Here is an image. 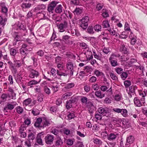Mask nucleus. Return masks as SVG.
Instances as JSON below:
<instances>
[{"instance_id":"obj_58","label":"nucleus","mask_w":147,"mask_h":147,"mask_svg":"<svg viewBox=\"0 0 147 147\" xmlns=\"http://www.w3.org/2000/svg\"><path fill=\"white\" fill-rule=\"evenodd\" d=\"M116 72L118 74L122 73L123 72V69L119 67H117L115 69Z\"/></svg>"},{"instance_id":"obj_24","label":"nucleus","mask_w":147,"mask_h":147,"mask_svg":"<svg viewBox=\"0 0 147 147\" xmlns=\"http://www.w3.org/2000/svg\"><path fill=\"white\" fill-rule=\"evenodd\" d=\"M67 30L68 33H70L73 35H74L76 30L74 29V27L70 24Z\"/></svg>"},{"instance_id":"obj_61","label":"nucleus","mask_w":147,"mask_h":147,"mask_svg":"<svg viewBox=\"0 0 147 147\" xmlns=\"http://www.w3.org/2000/svg\"><path fill=\"white\" fill-rule=\"evenodd\" d=\"M32 113L34 115H36L39 114V111L37 109H34Z\"/></svg>"},{"instance_id":"obj_52","label":"nucleus","mask_w":147,"mask_h":147,"mask_svg":"<svg viewBox=\"0 0 147 147\" xmlns=\"http://www.w3.org/2000/svg\"><path fill=\"white\" fill-rule=\"evenodd\" d=\"M109 74L113 80H116L117 79V77L114 74L112 73H110Z\"/></svg>"},{"instance_id":"obj_25","label":"nucleus","mask_w":147,"mask_h":147,"mask_svg":"<svg viewBox=\"0 0 147 147\" xmlns=\"http://www.w3.org/2000/svg\"><path fill=\"white\" fill-rule=\"evenodd\" d=\"M63 7L61 5H59L57 6L55 9L56 13H60L63 12Z\"/></svg>"},{"instance_id":"obj_26","label":"nucleus","mask_w":147,"mask_h":147,"mask_svg":"<svg viewBox=\"0 0 147 147\" xmlns=\"http://www.w3.org/2000/svg\"><path fill=\"white\" fill-rule=\"evenodd\" d=\"M31 50L30 49L29 50L28 49H20V52L21 54L24 56H25L24 57V58L25 56L27 55V54L29 53V51H30Z\"/></svg>"},{"instance_id":"obj_12","label":"nucleus","mask_w":147,"mask_h":147,"mask_svg":"<svg viewBox=\"0 0 147 147\" xmlns=\"http://www.w3.org/2000/svg\"><path fill=\"white\" fill-rule=\"evenodd\" d=\"M58 3V2L56 1H52L48 5V10L49 11V12L52 11Z\"/></svg>"},{"instance_id":"obj_56","label":"nucleus","mask_w":147,"mask_h":147,"mask_svg":"<svg viewBox=\"0 0 147 147\" xmlns=\"http://www.w3.org/2000/svg\"><path fill=\"white\" fill-rule=\"evenodd\" d=\"M137 88L136 86H132L129 87V90L132 93L134 92L135 90Z\"/></svg>"},{"instance_id":"obj_10","label":"nucleus","mask_w":147,"mask_h":147,"mask_svg":"<svg viewBox=\"0 0 147 147\" xmlns=\"http://www.w3.org/2000/svg\"><path fill=\"white\" fill-rule=\"evenodd\" d=\"M109 86H108L104 85L100 87V89L103 92L107 91V92L109 93L108 94L109 95H111L112 94V88L111 87V86L109 89L107 90L109 88Z\"/></svg>"},{"instance_id":"obj_62","label":"nucleus","mask_w":147,"mask_h":147,"mask_svg":"<svg viewBox=\"0 0 147 147\" xmlns=\"http://www.w3.org/2000/svg\"><path fill=\"white\" fill-rule=\"evenodd\" d=\"M57 75L60 76H67V74L66 73H63L59 71H57Z\"/></svg>"},{"instance_id":"obj_39","label":"nucleus","mask_w":147,"mask_h":147,"mask_svg":"<svg viewBox=\"0 0 147 147\" xmlns=\"http://www.w3.org/2000/svg\"><path fill=\"white\" fill-rule=\"evenodd\" d=\"M128 33L126 31L122 32L121 35H119V37L122 38H125L127 37Z\"/></svg>"},{"instance_id":"obj_42","label":"nucleus","mask_w":147,"mask_h":147,"mask_svg":"<svg viewBox=\"0 0 147 147\" xmlns=\"http://www.w3.org/2000/svg\"><path fill=\"white\" fill-rule=\"evenodd\" d=\"M74 83H68L65 85V88L66 90H68L74 87Z\"/></svg>"},{"instance_id":"obj_29","label":"nucleus","mask_w":147,"mask_h":147,"mask_svg":"<svg viewBox=\"0 0 147 147\" xmlns=\"http://www.w3.org/2000/svg\"><path fill=\"white\" fill-rule=\"evenodd\" d=\"M134 102L136 106L140 107L142 106V104L139 99L137 98H135L134 99Z\"/></svg>"},{"instance_id":"obj_33","label":"nucleus","mask_w":147,"mask_h":147,"mask_svg":"<svg viewBox=\"0 0 147 147\" xmlns=\"http://www.w3.org/2000/svg\"><path fill=\"white\" fill-rule=\"evenodd\" d=\"M120 113L124 117H126L128 116L127 111L126 109H121Z\"/></svg>"},{"instance_id":"obj_47","label":"nucleus","mask_w":147,"mask_h":147,"mask_svg":"<svg viewBox=\"0 0 147 147\" xmlns=\"http://www.w3.org/2000/svg\"><path fill=\"white\" fill-rule=\"evenodd\" d=\"M63 131V133L66 135H69L71 134L70 130L66 128H64Z\"/></svg>"},{"instance_id":"obj_30","label":"nucleus","mask_w":147,"mask_h":147,"mask_svg":"<svg viewBox=\"0 0 147 147\" xmlns=\"http://www.w3.org/2000/svg\"><path fill=\"white\" fill-rule=\"evenodd\" d=\"M72 93L71 92H67L65 93L62 95L61 98L63 99L66 100L69 96H71Z\"/></svg>"},{"instance_id":"obj_16","label":"nucleus","mask_w":147,"mask_h":147,"mask_svg":"<svg viewBox=\"0 0 147 147\" xmlns=\"http://www.w3.org/2000/svg\"><path fill=\"white\" fill-rule=\"evenodd\" d=\"M42 119L41 118H38L37 119L36 121L34 124V126L39 128H42Z\"/></svg>"},{"instance_id":"obj_2","label":"nucleus","mask_w":147,"mask_h":147,"mask_svg":"<svg viewBox=\"0 0 147 147\" xmlns=\"http://www.w3.org/2000/svg\"><path fill=\"white\" fill-rule=\"evenodd\" d=\"M66 67L67 69L69 71V74L72 76L73 75L74 65L73 63L71 61H67L66 63Z\"/></svg>"},{"instance_id":"obj_27","label":"nucleus","mask_w":147,"mask_h":147,"mask_svg":"<svg viewBox=\"0 0 147 147\" xmlns=\"http://www.w3.org/2000/svg\"><path fill=\"white\" fill-rule=\"evenodd\" d=\"M95 95L98 98H101L105 96V94L98 90L95 92Z\"/></svg>"},{"instance_id":"obj_63","label":"nucleus","mask_w":147,"mask_h":147,"mask_svg":"<svg viewBox=\"0 0 147 147\" xmlns=\"http://www.w3.org/2000/svg\"><path fill=\"white\" fill-rule=\"evenodd\" d=\"M82 10L79 8H76L74 11L75 13H76L77 15L80 14L82 13Z\"/></svg>"},{"instance_id":"obj_37","label":"nucleus","mask_w":147,"mask_h":147,"mask_svg":"<svg viewBox=\"0 0 147 147\" xmlns=\"http://www.w3.org/2000/svg\"><path fill=\"white\" fill-rule=\"evenodd\" d=\"M120 56V55L119 54H115V53H113L111 55L109 58V61L113 60V59H114L116 57H119Z\"/></svg>"},{"instance_id":"obj_6","label":"nucleus","mask_w":147,"mask_h":147,"mask_svg":"<svg viewBox=\"0 0 147 147\" xmlns=\"http://www.w3.org/2000/svg\"><path fill=\"white\" fill-rule=\"evenodd\" d=\"M134 140L135 139L133 136L130 135L128 136L126 138L125 147H129L130 144L134 142Z\"/></svg>"},{"instance_id":"obj_53","label":"nucleus","mask_w":147,"mask_h":147,"mask_svg":"<svg viewBox=\"0 0 147 147\" xmlns=\"http://www.w3.org/2000/svg\"><path fill=\"white\" fill-rule=\"evenodd\" d=\"M124 29L126 31H129L130 32L131 31L129 25L127 22H126L125 24Z\"/></svg>"},{"instance_id":"obj_35","label":"nucleus","mask_w":147,"mask_h":147,"mask_svg":"<svg viewBox=\"0 0 147 147\" xmlns=\"http://www.w3.org/2000/svg\"><path fill=\"white\" fill-rule=\"evenodd\" d=\"M46 8L45 5L43 4H41L40 5H38L37 7V8L39 10H40V11L38 13H40V12H42V10L44 9H45Z\"/></svg>"},{"instance_id":"obj_54","label":"nucleus","mask_w":147,"mask_h":147,"mask_svg":"<svg viewBox=\"0 0 147 147\" xmlns=\"http://www.w3.org/2000/svg\"><path fill=\"white\" fill-rule=\"evenodd\" d=\"M16 94L14 92L13 93H11L10 94H8L9 97L13 99H15L16 98Z\"/></svg>"},{"instance_id":"obj_57","label":"nucleus","mask_w":147,"mask_h":147,"mask_svg":"<svg viewBox=\"0 0 147 147\" xmlns=\"http://www.w3.org/2000/svg\"><path fill=\"white\" fill-rule=\"evenodd\" d=\"M127 73L126 72H123L121 75V78L123 80H125L127 78Z\"/></svg>"},{"instance_id":"obj_19","label":"nucleus","mask_w":147,"mask_h":147,"mask_svg":"<svg viewBox=\"0 0 147 147\" xmlns=\"http://www.w3.org/2000/svg\"><path fill=\"white\" fill-rule=\"evenodd\" d=\"M98 111L99 113L104 114L108 112V109L106 107H101L98 109Z\"/></svg>"},{"instance_id":"obj_41","label":"nucleus","mask_w":147,"mask_h":147,"mask_svg":"<svg viewBox=\"0 0 147 147\" xmlns=\"http://www.w3.org/2000/svg\"><path fill=\"white\" fill-rule=\"evenodd\" d=\"M31 100L30 98H28L25 100L23 102V105L26 106L29 104L31 102Z\"/></svg>"},{"instance_id":"obj_1","label":"nucleus","mask_w":147,"mask_h":147,"mask_svg":"<svg viewBox=\"0 0 147 147\" xmlns=\"http://www.w3.org/2000/svg\"><path fill=\"white\" fill-rule=\"evenodd\" d=\"M57 27L59 32H62L65 31L66 30H68L69 26L67 22L65 21L57 25Z\"/></svg>"},{"instance_id":"obj_31","label":"nucleus","mask_w":147,"mask_h":147,"mask_svg":"<svg viewBox=\"0 0 147 147\" xmlns=\"http://www.w3.org/2000/svg\"><path fill=\"white\" fill-rule=\"evenodd\" d=\"M41 80L40 79L38 81H37L34 80H32L29 82L28 83V86H32L34 85H35L39 83Z\"/></svg>"},{"instance_id":"obj_49","label":"nucleus","mask_w":147,"mask_h":147,"mask_svg":"<svg viewBox=\"0 0 147 147\" xmlns=\"http://www.w3.org/2000/svg\"><path fill=\"white\" fill-rule=\"evenodd\" d=\"M93 142L95 144L98 145L101 144L102 143L101 141L96 138L93 139Z\"/></svg>"},{"instance_id":"obj_21","label":"nucleus","mask_w":147,"mask_h":147,"mask_svg":"<svg viewBox=\"0 0 147 147\" xmlns=\"http://www.w3.org/2000/svg\"><path fill=\"white\" fill-rule=\"evenodd\" d=\"M42 137H43V134L42 132L38 134L36 138L37 142L40 145H42V141L41 139Z\"/></svg>"},{"instance_id":"obj_20","label":"nucleus","mask_w":147,"mask_h":147,"mask_svg":"<svg viewBox=\"0 0 147 147\" xmlns=\"http://www.w3.org/2000/svg\"><path fill=\"white\" fill-rule=\"evenodd\" d=\"M42 128H44L50 124L51 123L49 121L47 120L45 118H43L42 119Z\"/></svg>"},{"instance_id":"obj_45","label":"nucleus","mask_w":147,"mask_h":147,"mask_svg":"<svg viewBox=\"0 0 147 147\" xmlns=\"http://www.w3.org/2000/svg\"><path fill=\"white\" fill-rule=\"evenodd\" d=\"M108 135L107 132L105 131L102 132L101 134V137L104 139L107 138L108 139Z\"/></svg>"},{"instance_id":"obj_40","label":"nucleus","mask_w":147,"mask_h":147,"mask_svg":"<svg viewBox=\"0 0 147 147\" xmlns=\"http://www.w3.org/2000/svg\"><path fill=\"white\" fill-rule=\"evenodd\" d=\"M94 73L97 77H99L101 76L104 75V74L99 70H95L94 71Z\"/></svg>"},{"instance_id":"obj_32","label":"nucleus","mask_w":147,"mask_h":147,"mask_svg":"<svg viewBox=\"0 0 147 147\" xmlns=\"http://www.w3.org/2000/svg\"><path fill=\"white\" fill-rule=\"evenodd\" d=\"M18 50L13 48L10 49V53L11 55L15 56L18 52Z\"/></svg>"},{"instance_id":"obj_14","label":"nucleus","mask_w":147,"mask_h":147,"mask_svg":"<svg viewBox=\"0 0 147 147\" xmlns=\"http://www.w3.org/2000/svg\"><path fill=\"white\" fill-rule=\"evenodd\" d=\"M39 75V74L38 71L34 69H32L30 71L29 77L32 78H34L37 77Z\"/></svg>"},{"instance_id":"obj_22","label":"nucleus","mask_w":147,"mask_h":147,"mask_svg":"<svg viewBox=\"0 0 147 147\" xmlns=\"http://www.w3.org/2000/svg\"><path fill=\"white\" fill-rule=\"evenodd\" d=\"M70 37L67 35H64L62 37V38L64 40H66L65 43L68 45H71L72 44V41L71 40H68Z\"/></svg>"},{"instance_id":"obj_55","label":"nucleus","mask_w":147,"mask_h":147,"mask_svg":"<svg viewBox=\"0 0 147 147\" xmlns=\"http://www.w3.org/2000/svg\"><path fill=\"white\" fill-rule=\"evenodd\" d=\"M28 137L29 140H33L35 138V135L33 133H31L28 135Z\"/></svg>"},{"instance_id":"obj_3","label":"nucleus","mask_w":147,"mask_h":147,"mask_svg":"<svg viewBox=\"0 0 147 147\" xmlns=\"http://www.w3.org/2000/svg\"><path fill=\"white\" fill-rule=\"evenodd\" d=\"M14 26H17V29H19L23 32V33L22 34V36H25L27 31L26 29V26H24L22 23L19 22L18 25H15Z\"/></svg>"},{"instance_id":"obj_50","label":"nucleus","mask_w":147,"mask_h":147,"mask_svg":"<svg viewBox=\"0 0 147 147\" xmlns=\"http://www.w3.org/2000/svg\"><path fill=\"white\" fill-rule=\"evenodd\" d=\"M16 109L17 112L19 114L22 113L24 111L22 108L20 106H18L16 107Z\"/></svg>"},{"instance_id":"obj_15","label":"nucleus","mask_w":147,"mask_h":147,"mask_svg":"<svg viewBox=\"0 0 147 147\" xmlns=\"http://www.w3.org/2000/svg\"><path fill=\"white\" fill-rule=\"evenodd\" d=\"M76 99L74 97H71V99L66 102V107L67 109H69L72 107V103H74Z\"/></svg>"},{"instance_id":"obj_7","label":"nucleus","mask_w":147,"mask_h":147,"mask_svg":"<svg viewBox=\"0 0 147 147\" xmlns=\"http://www.w3.org/2000/svg\"><path fill=\"white\" fill-rule=\"evenodd\" d=\"M54 137L53 135L48 134L45 138L46 143L48 144H51L53 143Z\"/></svg>"},{"instance_id":"obj_9","label":"nucleus","mask_w":147,"mask_h":147,"mask_svg":"<svg viewBox=\"0 0 147 147\" xmlns=\"http://www.w3.org/2000/svg\"><path fill=\"white\" fill-rule=\"evenodd\" d=\"M136 64H139L137 62V60L135 59L131 58L129 62L127 63L126 65L128 67H131L133 66H136Z\"/></svg>"},{"instance_id":"obj_5","label":"nucleus","mask_w":147,"mask_h":147,"mask_svg":"<svg viewBox=\"0 0 147 147\" xmlns=\"http://www.w3.org/2000/svg\"><path fill=\"white\" fill-rule=\"evenodd\" d=\"M86 106L88 110L90 113H92L95 110L96 108L94 105L91 102H88L86 103Z\"/></svg>"},{"instance_id":"obj_59","label":"nucleus","mask_w":147,"mask_h":147,"mask_svg":"<svg viewBox=\"0 0 147 147\" xmlns=\"http://www.w3.org/2000/svg\"><path fill=\"white\" fill-rule=\"evenodd\" d=\"M112 66L115 67L118 65L117 61L116 60H112L109 61Z\"/></svg>"},{"instance_id":"obj_46","label":"nucleus","mask_w":147,"mask_h":147,"mask_svg":"<svg viewBox=\"0 0 147 147\" xmlns=\"http://www.w3.org/2000/svg\"><path fill=\"white\" fill-rule=\"evenodd\" d=\"M51 132L55 135L57 136L59 134V131L58 129L55 128H52L51 129Z\"/></svg>"},{"instance_id":"obj_38","label":"nucleus","mask_w":147,"mask_h":147,"mask_svg":"<svg viewBox=\"0 0 147 147\" xmlns=\"http://www.w3.org/2000/svg\"><path fill=\"white\" fill-rule=\"evenodd\" d=\"M7 21V18H5L3 19L1 16H0V24L1 25L3 26H4L5 24V22Z\"/></svg>"},{"instance_id":"obj_11","label":"nucleus","mask_w":147,"mask_h":147,"mask_svg":"<svg viewBox=\"0 0 147 147\" xmlns=\"http://www.w3.org/2000/svg\"><path fill=\"white\" fill-rule=\"evenodd\" d=\"M108 30L110 32L111 35L114 36L115 37H119V34L118 32V30H114L113 28H110L108 29Z\"/></svg>"},{"instance_id":"obj_36","label":"nucleus","mask_w":147,"mask_h":147,"mask_svg":"<svg viewBox=\"0 0 147 147\" xmlns=\"http://www.w3.org/2000/svg\"><path fill=\"white\" fill-rule=\"evenodd\" d=\"M31 4L30 3H22L21 5V7L23 8L26 9L29 8L31 6Z\"/></svg>"},{"instance_id":"obj_17","label":"nucleus","mask_w":147,"mask_h":147,"mask_svg":"<svg viewBox=\"0 0 147 147\" xmlns=\"http://www.w3.org/2000/svg\"><path fill=\"white\" fill-rule=\"evenodd\" d=\"M120 51L124 54L128 55L129 53V52L127 51L125 45L123 44H121L120 49Z\"/></svg>"},{"instance_id":"obj_51","label":"nucleus","mask_w":147,"mask_h":147,"mask_svg":"<svg viewBox=\"0 0 147 147\" xmlns=\"http://www.w3.org/2000/svg\"><path fill=\"white\" fill-rule=\"evenodd\" d=\"M44 88V91L46 94L48 95H49L51 94V90L47 86H45Z\"/></svg>"},{"instance_id":"obj_13","label":"nucleus","mask_w":147,"mask_h":147,"mask_svg":"<svg viewBox=\"0 0 147 147\" xmlns=\"http://www.w3.org/2000/svg\"><path fill=\"white\" fill-rule=\"evenodd\" d=\"M118 134L116 132L110 133L108 135V140L109 141L115 140L118 137Z\"/></svg>"},{"instance_id":"obj_34","label":"nucleus","mask_w":147,"mask_h":147,"mask_svg":"<svg viewBox=\"0 0 147 147\" xmlns=\"http://www.w3.org/2000/svg\"><path fill=\"white\" fill-rule=\"evenodd\" d=\"M57 71H56L55 69L52 68L51 69V75H50V76L52 78L55 76L57 74Z\"/></svg>"},{"instance_id":"obj_64","label":"nucleus","mask_w":147,"mask_h":147,"mask_svg":"<svg viewBox=\"0 0 147 147\" xmlns=\"http://www.w3.org/2000/svg\"><path fill=\"white\" fill-rule=\"evenodd\" d=\"M96 77L92 76L89 79V81L91 83L94 82L96 81Z\"/></svg>"},{"instance_id":"obj_4","label":"nucleus","mask_w":147,"mask_h":147,"mask_svg":"<svg viewBox=\"0 0 147 147\" xmlns=\"http://www.w3.org/2000/svg\"><path fill=\"white\" fill-rule=\"evenodd\" d=\"M89 20V18L88 16L84 17L81 20V24L80 26L83 29H86L88 26V22Z\"/></svg>"},{"instance_id":"obj_44","label":"nucleus","mask_w":147,"mask_h":147,"mask_svg":"<svg viewBox=\"0 0 147 147\" xmlns=\"http://www.w3.org/2000/svg\"><path fill=\"white\" fill-rule=\"evenodd\" d=\"M44 96L43 94H40L38 95L37 97L38 101L39 102H42L43 100Z\"/></svg>"},{"instance_id":"obj_8","label":"nucleus","mask_w":147,"mask_h":147,"mask_svg":"<svg viewBox=\"0 0 147 147\" xmlns=\"http://www.w3.org/2000/svg\"><path fill=\"white\" fill-rule=\"evenodd\" d=\"M9 69L11 70L12 73L14 74H16L17 72V69L15 67L14 63L10 61L7 62Z\"/></svg>"},{"instance_id":"obj_48","label":"nucleus","mask_w":147,"mask_h":147,"mask_svg":"<svg viewBox=\"0 0 147 147\" xmlns=\"http://www.w3.org/2000/svg\"><path fill=\"white\" fill-rule=\"evenodd\" d=\"M102 26L104 28H107L109 27L110 25L108 21L107 20L104 21L102 24Z\"/></svg>"},{"instance_id":"obj_60","label":"nucleus","mask_w":147,"mask_h":147,"mask_svg":"<svg viewBox=\"0 0 147 147\" xmlns=\"http://www.w3.org/2000/svg\"><path fill=\"white\" fill-rule=\"evenodd\" d=\"M87 31L88 33L90 34H93L94 33V32L93 31V28L92 26L88 27L87 29Z\"/></svg>"},{"instance_id":"obj_23","label":"nucleus","mask_w":147,"mask_h":147,"mask_svg":"<svg viewBox=\"0 0 147 147\" xmlns=\"http://www.w3.org/2000/svg\"><path fill=\"white\" fill-rule=\"evenodd\" d=\"M84 54L86 55L88 60H89L93 58L92 53L91 51L87 50V51Z\"/></svg>"},{"instance_id":"obj_43","label":"nucleus","mask_w":147,"mask_h":147,"mask_svg":"<svg viewBox=\"0 0 147 147\" xmlns=\"http://www.w3.org/2000/svg\"><path fill=\"white\" fill-rule=\"evenodd\" d=\"M94 29L95 31L99 32L102 29L101 26L99 25H96L94 26Z\"/></svg>"},{"instance_id":"obj_28","label":"nucleus","mask_w":147,"mask_h":147,"mask_svg":"<svg viewBox=\"0 0 147 147\" xmlns=\"http://www.w3.org/2000/svg\"><path fill=\"white\" fill-rule=\"evenodd\" d=\"M13 62L14 63L15 67H19L22 65V62L21 61L17 60L14 59H13Z\"/></svg>"},{"instance_id":"obj_18","label":"nucleus","mask_w":147,"mask_h":147,"mask_svg":"<svg viewBox=\"0 0 147 147\" xmlns=\"http://www.w3.org/2000/svg\"><path fill=\"white\" fill-rule=\"evenodd\" d=\"M17 105V103L15 102H12L11 103H7L6 108L8 109L12 110L14 109L15 107Z\"/></svg>"}]
</instances>
